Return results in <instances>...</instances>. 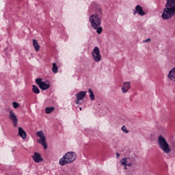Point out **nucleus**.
<instances>
[{
  "label": "nucleus",
  "mask_w": 175,
  "mask_h": 175,
  "mask_svg": "<svg viewBox=\"0 0 175 175\" xmlns=\"http://www.w3.org/2000/svg\"><path fill=\"white\" fill-rule=\"evenodd\" d=\"M166 3L161 17L163 20H169L175 16V0H165Z\"/></svg>",
  "instance_id": "1"
},
{
  "label": "nucleus",
  "mask_w": 175,
  "mask_h": 175,
  "mask_svg": "<svg viewBox=\"0 0 175 175\" xmlns=\"http://www.w3.org/2000/svg\"><path fill=\"white\" fill-rule=\"evenodd\" d=\"M103 16V14H102V10H100L97 11L95 14L90 16V21L92 28L97 29L98 27H100V24H102Z\"/></svg>",
  "instance_id": "2"
},
{
  "label": "nucleus",
  "mask_w": 175,
  "mask_h": 175,
  "mask_svg": "<svg viewBox=\"0 0 175 175\" xmlns=\"http://www.w3.org/2000/svg\"><path fill=\"white\" fill-rule=\"evenodd\" d=\"M75 160L76 154L74 152H68L59 159V163L61 166H65V165H68V163L75 162Z\"/></svg>",
  "instance_id": "3"
},
{
  "label": "nucleus",
  "mask_w": 175,
  "mask_h": 175,
  "mask_svg": "<svg viewBox=\"0 0 175 175\" xmlns=\"http://www.w3.org/2000/svg\"><path fill=\"white\" fill-rule=\"evenodd\" d=\"M157 142H158L159 148L162 151H163L165 154H170L172 149H170V146H169V144L166 141V139L163 137V136L159 135L158 137Z\"/></svg>",
  "instance_id": "4"
},
{
  "label": "nucleus",
  "mask_w": 175,
  "mask_h": 175,
  "mask_svg": "<svg viewBox=\"0 0 175 175\" xmlns=\"http://www.w3.org/2000/svg\"><path fill=\"white\" fill-rule=\"evenodd\" d=\"M36 135L38 137H40V139H37L38 143L42 144L44 150H47V142H46V135H44V133L40 131L36 133Z\"/></svg>",
  "instance_id": "5"
},
{
  "label": "nucleus",
  "mask_w": 175,
  "mask_h": 175,
  "mask_svg": "<svg viewBox=\"0 0 175 175\" xmlns=\"http://www.w3.org/2000/svg\"><path fill=\"white\" fill-rule=\"evenodd\" d=\"M92 57L95 62H100L102 61V55H100V50L98 46H95L92 52Z\"/></svg>",
  "instance_id": "6"
},
{
  "label": "nucleus",
  "mask_w": 175,
  "mask_h": 175,
  "mask_svg": "<svg viewBox=\"0 0 175 175\" xmlns=\"http://www.w3.org/2000/svg\"><path fill=\"white\" fill-rule=\"evenodd\" d=\"M10 113V120H11L12 122L14 124V126H17V124H18V120L17 119V116H16V113L12 110L9 111Z\"/></svg>",
  "instance_id": "7"
},
{
  "label": "nucleus",
  "mask_w": 175,
  "mask_h": 175,
  "mask_svg": "<svg viewBox=\"0 0 175 175\" xmlns=\"http://www.w3.org/2000/svg\"><path fill=\"white\" fill-rule=\"evenodd\" d=\"M136 13H137V14H139V16H145L146 15V12L143 10V8H142V6H140L139 5H137L135 7V10L133 12V14H136Z\"/></svg>",
  "instance_id": "8"
},
{
  "label": "nucleus",
  "mask_w": 175,
  "mask_h": 175,
  "mask_svg": "<svg viewBox=\"0 0 175 175\" xmlns=\"http://www.w3.org/2000/svg\"><path fill=\"white\" fill-rule=\"evenodd\" d=\"M33 160L36 163H39L40 162H43V158H42V155L38 152H34V154L32 156Z\"/></svg>",
  "instance_id": "9"
},
{
  "label": "nucleus",
  "mask_w": 175,
  "mask_h": 175,
  "mask_svg": "<svg viewBox=\"0 0 175 175\" xmlns=\"http://www.w3.org/2000/svg\"><path fill=\"white\" fill-rule=\"evenodd\" d=\"M129 88H131V83L130 82H124L123 86L122 88V92L123 94H126L128 91H129Z\"/></svg>",
  "instance_id": "10"
},
{
  "label": "nucleus",
  "mask_w": 175,
  "mask_h": 175,
  "mask_svg": "<svg viewBox=\"0 0 175 175\" xmlns=\"http://www.w3.org/2000/svg\"><path fill=\"white\" fill-rule=\"evenodd\" d=\"M18 136H20V137L23 139V140H25V139H27V133L25 132V131H24V129H23L21 127H18Z\"/></svg>",
  "instance_id": "11"
},
{
  "label": "nucleus",
  "mask_w": 175,
  "mask_h": 175,
  "mask_svg": "<svg viewBox=\"0 0 175 175\" xmlns=\"http://www.w3.org/2000/svg\"><path fill=\"white\" fill-rule=\"evenodd\" d=\"M168 79L171 80V81L175 82V67L172 68L167 75Z\"/></svg>",
  "instance_id": "12"
},
{
  "label": "nucleus",
  "mask_w": 175,
  "mask_h": 175,
  "mask_svg": "<svg viewBox=\"0 0 175 175\" xmlns=\"http://www.w3.org/2000/svg\"><path fill=\"white\" fill-rule=\"evenodd\" d=\"M87 94V92H79L76 94V97L78 100H83L84 98H85V95Z\"/></svg>",
  "instance_id": "13"
},
{
  "label": "nucleus",
  "mask_w": 175,
  "mask_h": 175,
  "mask_svg": "<svg viewBox=\"0 0 175 175\" xmlns=\"http://www.w3.org/2000/svg\"><path fill=\"white\" fill-rule=\"evenodd\" d=\"M33 46L36 51H39L40 50V46L39 45V43H38V40L35 39L33 40Z\"/></svg>",
  "instance_id": "14"
},
{
  "label": "nucleus",
  "mask_w": 175,
  "mask_h": 175,
  "mask_svg": "<svg viewBox=\"0 0 175 175\" xmlns=\"http://www.w3.org/2000/svg\"><path fill=\"white\" fill-rule=\"evenodd\" d=\"M50 87V84L46 83L44 82L43 83L41 84L40 86V88L42 90V91H46V90H49V88Z\"/></svg>",
  "instance_id": "15"
},
{
  "label": "nucleus",
  "mask_w": 175,
  "mask_h": 175,
  "mask_svg": "<svg viewBox=\"0 0 175 175\" xmlns=\"http://www.w3.org/2000/svg\"><path fill=\"white\" fill-rule=\"evenodd\" d=\"M54 110H55V108L54 107H46L45 109V113L46 114H51V113H53V111H54Z\"/></svg>",
  "instance_id": "16"
},
{
  "label": "nucleus",
  "mask_w": 175,
  "mask_h": 175,
  "mask_svg": "<svg viewBox=\"0 0 175 175\" xmlns=\"http://www.w3.org/2000/svg\"><path fill=\"white\" fill-rule=\"evenodd\" d=\"M32 87H33L32 92L34 94H40V90H39V88H38V86L33 85Z\"/></svg>",
  "instance_id": "17"
},
{
  "label": "nucleus",
  "mask_w": 175,
  "mask_h": 175,
  "mask_svg": "<svg viewBox=\"0 0 175 175\" xmlns=\"http://www.w3.org/2000/svg\"><path fill=\"white\" fill-rule=\"evenodd\" d=\"M88 92H89V94H90V98L91 100H95V95L94 94V92H92V90L89 89Z\"/></svg>",
  "instance_id": "18"
},
{
  "label": "nucleus",
  "mask_w": 175,
  "mask_h": 175,
  "mask_svg": "<svg viewBox=\"0 0 175 175\" xmlns=\"http://www.w3.org/2000/svg\"><path fill=\"white\" fill-rule=\"evenodd\" d=\"M52 72L53 73H58V66H57V64H53Z\"/></svg>",
  "instance_id": "19"
},
{
  "label": "nucleus",
  "mask_w": 175,
  "mask_h": 175,
  "mask_svg": "<svg viewBox=\"0 0 175 175\" xmlns=\"http://www.w3.org/2000/svg\"><path fill=\"white\" fill-rule=\"evenodd\" d=\"M94 29H96V32L97 33H98V35H100V33H102V32L103 31V28H102V27L100 26L97 27V28Z\"/></svg>",
  "instance_id": "20"
},
{
  "label": "nucleus",
  "mask_w": 175,
  "mask_h": 175,
  "mask_svg": "<svg viewBox=\"0 0 175 175\" xmlns=\"http://www.w3.org/2000/svg\"><path fill=\"white\" fill-rule=\"evenodd\" d=\"M36 83L38 84V85H39V87H40V86L42 85V83H43L44 82L42 81V79L38 78V79H36Z\"/></svg>",
  "instance_id": "21"
},
{
  "label": "nucleus",
  "mask_w": 175,
  "mask_h": 175,
  "mask_svg": "<svg viewBox=\"0 0 175 175\" xmlns=\"http://www.w3.org/2000/svg\"><path fill=\"white\" fill-rule=\"evenodd\" d=\"M128 162V160L126 158H124L122 159V161H120V163H122V165H123L124 166H126V163Z\"/></svg>",
  "instance_id": "22"
},
{
  "label": "nucleus",
  "mask_w": 175,
  "mask_h": 175,
  "mask_svg": "<svg viewBox=\"0 0 175 175\" xmlns=\"http://www.w3.org/2000/svg\"><path fill=\"white\" fill-rule=\"evenodd\" d=\"M12 106H13L14 109H17V108L20 107V104L16 102H13Z\"/></svg>",
  "instance_id": "23"
},
{
  "label": "nucleus",
  "mask_w": 175,
  "mask_h": 175,
  "mask_svg": "<svg viewBox=\"0 0 175 175\" xmlns=\"http://www.w3.org/2000/svg\"><path fill=\"white\" fill-rule=\"evenodd\" d=\"M122 131L124 132V133H129V131H128V129H126V127L125 126H123L122 127Z\"/></svg>",
  "instance_id": "24"
},
{
  "label": "nucleus",
  "mask_w": 175,
  "mask_h": 175,
  "mask_svg": "<svg viewBox=\"0 0 175 175\" xmlns=\"http://www.w3.org/2000/svg\"><path fill=\"white\" fill-rule=\"evenodd\" d=\"M145 43H150L151 42V39L147 38L146 40L144 41Z\"/></svg>",
  "instance_id": "25"
},
{
  "label": "nucleus",
  "mask_w": 175,
  "mask_h": 175,
  "mask_svg": "<svg viewBox=\"0 0 175 175\" xmlns=\"http://www.w3.org/2000/svg\"><path fill=\"white\" fill-rule=\"evenodd\" d=\"M116 158H120V153L118 152L116 153Z\"/></svg>",
  "instance_id": "26"
},
{
  "label": "nucleus",
  "mask_w": 175,
  "mask_h": 175,
  "mask_svg": "<svg viewBox=\"0 0 175 175\" xmlns=\"http://www.w3.org/2000/svg\"><path fill=\"white\" fill-rule=\"evenodd\" d=\"M80 100H79L78 98H77V100H76V105H79V101Z\"/></svg>",
  "instance_id": "27"
},
{
  "label": "nucleus",
  "mask_w": 175,
  "mask_h": 175,
  "mask_svg": "<svg viewBox=\"0 0 175 175\" xmlns=\"http://www.w3.org/2000/svg\"><path fill=\"white\" fill-rule=\"evenodd\" d=\"M126 166H132V163H129V164H126Z\"/></svg>",
  "instance_id": "28"
},
{
  "label": "nucleus",
  "mask_w": 175,
  "mask_h": 175,
  "mask_svg": "<svg viewBox=\"0 0 175 175\" xmlns=\"http://www.w3.org/2000/svg\"><path fill=\"white\" fill-rule=\"evenodd\" d=\"M79 110H81V107H79Z\"/></svg>",
  "instance_id": "29"
},
{
  "label": "nucleus",
  "mask_w": 175,
  "mask_h": 175,
  "mask_svg": "<svg viewBox=\"0 0 175 175\" xmlns=\"http://www.w3.org/2000/svg\"><path fill=\"white\" fill-rule=\"evenodd\" d=\"M124 169H126V166L124 167Z\"/></svg>",
  "instance_id": "30"
}]
</instances>
